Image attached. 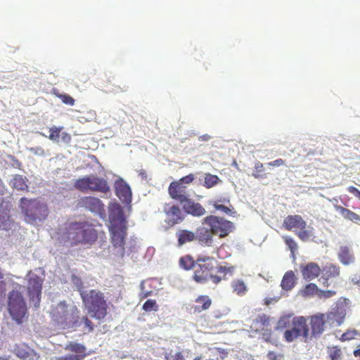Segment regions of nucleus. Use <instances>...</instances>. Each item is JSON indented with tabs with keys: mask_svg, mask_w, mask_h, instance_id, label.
<instances>
[{
	"mask_svg": "<svg viewBox=\"0 0 360 360\" xmlns=\"http://www.w3.org/2000/svg\"><path fill=\"white\" fill-rule=\"evenodd\" d=\"M60 239L70 246L82 245L90 247L96 242L98 231L95 226L87 221L70 222L65 226Z\"/></svg>",
	"mask_w": 360,
	"mask_h": 360,
	"instance_id": "nucleus-1",
	"label": "nucleus"
},
{
	"mask_svg": "<svg viewBox=\"0 0 360 360\" xmlns=\"http://www.w3.org/2000/svg\"><path fill=\"white\" fill-rule=\"evenodd\" d=\"M276 329L283 330V338L286 342H292L301 336L306 342L309 335L307 319L304 316H283L278 319Z\"/></svg>",
	"mask_w": 360,
	"mask_h": 360,
	"instance_id": "nucleus-2",
	"label": "nucleus"
},
{
	"mask_svg": "<svg viewBox=\"0 0 360 360\" xmlns=\"http://www.w3.org/2000/svg\"><path fill=\"white\" fill-rule=\"evenodd\" d=\"M50 314L53 320L63 328L80 327L79 311L74 304H68L65 301L60 302L52 308Z\"/></svg>",
	"mask_w": 360,
	"mask_h": 360,
	"instance_id": "nucleus-3",
	"label": "nucleus"
},
{
	"mask_svg": "<svg viewBox=\"0 0 360 360\" xmlns=\"http://www.w3.org/2000/svg\"><path fill=\"white\" fill-rule=\"evenodd\" d=\"M109 222V232L113 246L115 248H120L124 250L125 238L127 235V222L123 210L119 207L110 211Z\"/></svg>",
	"mask_w": 360,
	"mask_h": 360,
	"instance_id": "nucleus-4",
	"label": "nucleus"
},
{
	"mask_svg": "<svg viewBox=\"0 0 360 360\" xmlns=\"http://www.w3.org/2000/svg\"><path fill=\"white\" fill-rule=\"evenodd\" d=\"M83 304L88 311L96 319H103L108 314V304L103 292L91 290L80 293Z\"/></svg>",
	"mask_w": 360,
	"mask_h": 360,
	"instance_id": "nucleus-5",
	"label": "nucleus"
},
{
	"mask_svg": "<svg viewBox=\"0 0 360 360\" xmlns=\"http://www.w3.org/2000/svg\"><path fill=\"white\" fill-rule=\"evenodd\" d=\"M20 207L25 215V221L29 224H35L37 221H41L49 214L47 206L35 198H22L20 200Z\"/></svg>",
	"mask_w": 360,
	"mask_h": 360,
	"instance_id": "nucleus-6",
	"label": "nucleus"
},
{
	"mask_svg": "<svg viewBox=\"0 0 360 360\" xmlns=\"http://www.w3.org/2000/svg\"><path fill=\"white\" fill-rule=\"evenodd\" d=\"M283 227L287 231H294L303 242L313 240L315 238L314 229L307 226L306 221L300 215H288L283 220Z\"/></svg>",
	"mask_w": 360,
	"mask_h": 360,
	"instance_id": "nucleus-7",
	"label": "nucleus"
},
{
	"mask_svg": "<svg viewBox=\"0 0 360 360\" xmlns=\"http://www.w3.org/2000/svg\"><path fill=\"white\" fill-rule=\"evenodd\" d=\"M214 258L209 256H199L193 270L192 279L198 284H205L211 280V272L214 269Z\"/></svg>",
	"mask_w": 360,
	"mask_h": 360,
	"instance_id": "nucleus-8",
	"label": "nucleus"
},
{
	"mask_svg": "<svg viewBox=\"0 0 360 360\" xmlns=\"http://www.w3.org/2000/svg\"><path fill=\"white\" fill-rule=\"evenodd\" d=\"M195 176L193 174H189L181 177L179 180L173 181L168 187V193L169 197L179 202L181 205L190 196L188 193V186L193 183Z\"/></svg>",
	"mask_w": 360,
	"mask_h": 360,
	"instance_id": "nucleus-9",
	"label": "nucleus"
},
{
	"mask_svg": "<svg viewBox=\"0 0 360 360\" xmlns=\"http://www.w3.org/2000/svg\"><path fill=\"white\" fill-rule=\"evenodd\" d=\"M8 309L11 316L18 323H22L27 314V305L22 293L13 290L8 297Z\"/></svg>",
	"mask_w": 360,
	"mask_h": 360,
	"instance_id": "nucleus-10",
	"label": "nucleus"
},
{
	"mask_svg": "<svg viewBox=\"0 0 360 360\" xmlns=\"http://www.w3.org/2000/svg\"><path fill=\"white\" fill-rule=\"evenodd\" d=\"M203 223L207 224L214 235L219 238H225L233 231L235 226L233 222L223 217L210 215L204 218Z\"/></svg>",
	"mask_w": 360,
	"mask_h": 360,
	"instance_id": "nucleus-11",
	"label": "nucleus"
},
{
	"mask_svg": "<svg viewBox=\"0 0 360 360\" xmlns=\"http://www.w3.org/2000/svg\"><path fill=\"white\" fill-rule=\"evenodd\" d=\"M340 266L330 264L323 267L319 281L324 288H336L340 283Z\"/></svg>",
	"mask_w": 360,
	"mask_h": 360,
	"instance_id": "nucleus-12",
	"label": "nucleus"
},
{
	"mask_svg": "<svg viewBox=\"0 0 360 360\" xmlns=\"http://www.w3.org/2000/svg\"><path fill=\"white\" fill-rule=\"evenodd\" d=\"M42 279L36 274H30L28 278L27 292L30 300L36 307L39 306L42 289Z\"/></svg>",
	"mask_w": 360,
	"mask_h": 360,
	"instance_id": "nucleus-13",
	"label": "nucleus"
},
{
	"mask_svg": "<svg viewBox=\"0 0 360 360\" xmlns=\"http://www.w3.org/2000/svg\"><path fill=\"white\" fill-rule=\"evenodd\" d=\"M165 223L170 227L180 224L185 219L184 210L178 205L166 203L163 208Z\"/></svg>",
	"mask_w": 360,
	"mask_h": 360,
	"instance_id": "nucleus-14",
	"label": "nucleus"
},
{
	"mask_svg": "<svg viewBox=\"0 0 360 360\" xmlns=\"http://www.w3.org/2000/svg\"><path fill=\"white\" fill-rule=\"evenodd\" d=\"M79 205L91 212L101 214L104 212V205L96 197L85 196L79 199Z\"/></svg>",
	"mask_w": 360,
	"mask_h": 360,
	"instance_id": "nucleus-15",
	"label": "nucleus"
},
{
	"mask_svg": "<svg viewBox=\"0 0 360 360\" xmlns=\"http://www.w3.org/2000/svg\"><path fill=\"white\" fill-rule=\"evenodd\" d=\"M181 205L184 212L191 216L200 217L206 213L205 207L200 203L191 198L190 196Z\"/></svg>",
	"mask_w": 360,
	"mask_h": 360,
	"instance_id": "nucleus-16",
	"label": "nucleus"
},
{
	"mask_svg": "<svg viewBox=\"0 0 360 360\" xmlns=\"http://www.w3.org/2000/svg\"><path fill=\"white\" fill-rule=\"evenodd\" d=\"M88 178L90 191L103 193H106L110 191V186L104 178L99 177L96 175H89L88 176Z\"/></svg>",
	"mask_w": 360,
	"mask_h": 360,
	"instance_id": "nucleus-17",
	"label": "nucleus"
},
{
	"mask_svg": "<svg viewBox=\"0 0 360 360\" xmlns=\"http://www.w3.org/2000/svg\"><path fill=\"white\" fill-rule=\"evenodd\" d=\"M345 315L346 310L345 307L337 305L326 315V317L330 325L340 326L344 321Z\"/></svg>",
	"mask_w": 360,
	"mask_h": 360,
	"instance_id": "nucleus-18",
	"label": "nucleus"
},
{
	"mask_svg": "<svg viewBox=\"0 0 360 360\" xmlns=\"http://www.w3.org/2000/svg\"><path fill=\"white\" fill-rule=\"evenodd\" d=\"M300 271L304 279L311 281L321 274L322 269L316 263L309 262L300 266Z\"/></svg>",
	"mask_w": 360,
	"mask_h": 360,
	"instance_id": "nucleus-19",
	"label": "nucleus"
},
{
	"mask_svg": "<svg viewBox=\"0 0 360 360\" xmlns=\"http://www.w3.org/2000/svg\"><path fill=\"white\" fill-rule=\"evenodd\" d=\"M195 240L202 246L210 247L213 243V233L212 229L201 226L197 229Z\"/></svg>",
	"mask_w": 360,
	"mask_h": 360,
	"instance_id": "nucleus-20",
	"label": "nucleus"
},
{
	"mask_svg": "<svg viewBox=\"0 0 360 360\" xmlns=\"http://www.w3.org/2000/svg\"><path fill=\"white\" fill-rule=\"evenodd\" d=\"M63 129L62 127L53 126L50 127L49 139L56 143L61 141L64 143H69L72 139L71 136L70 134L63 131Z\"/></svg>",
	"mask_w": 360,
	"mask_h": 360,
	"instance_id": "nucleus-21",
	"label": "nucleus"
},
{
	"mask_svg": "<svg viewBox=\"0 0 360 360\" xmlns=\"http://www.w3.org/2000/svg\"><path fill=\"white\" fill-rule=\"evenodd\" d=\"M236 267L232 265L226 264L225 265H219L217 267V271L218 274H222V276L214 275L211 276L212 282L217 285L222 280H227V275L232 276L235 271Z\"/></svg>",
	"mask_w": 360,
	"mask_h": 360,
	"instance_id": "nucleus-22",
	"label": "nucleus"
},
{
	"mask_svg": "<svg viewBox=\"0 0 360 360\" xmlns=\"http://www.w3.org/2000/svg\"><path fill=\"white\" fill-rule=\"evenodd\" d=\"M326 322V315L319 314L311 317L310 325L312 336L320 335L324 330Z\"/></svg>",
	"mask_w": 360,
	"mask_h": 360,
	"instance_id": "nucleus-23",
	"label": "nucleus"
},
{
	"mask_svg": "<svg viewBox=\"0 0 360 360\" xmlns=\"http://www.w3.org/2000/svg\"><path fill=\"white\" fill-rule=\"evenodd\" d=\"M195 304L191 307V309L194 314H200L210 308L212 300L208 295H201L195 298Z\"/></svg>",
	"mask_w": 360,
	"mask_h": 360,
	"instance_id": "nucleus-24",
	"label": "nucleus"
},
{
	"mask_svg": "<svg viewBox=\"0 0 360 360\" xmlns=\"http://www.w3.org/2000/svg\"><path fill=\"white\" fill-rule=\"evenodd\" d=\"M115 193L120 199L128 200L131 198V190L129 185L123 180L117 181L115 184Z\"/></svg>",
	"mask_w": 360,
	"mask_h": 360,
	"instance_id": "nucleus-25",
	"label": "nucleus"
},
{
	"mask_svg": "<svg viewBox=\"0 0 360 360\" xmlns=\"http://www.w3.org/2000/svg\"><path fill=\"white\" fill-rule=\"evenodd\" d=\"M65 349L75 353V354H72L73 356H75L76 358H79V360L84 359L86 356V347L83 345L79 343L70 342L65 345Z\"/></svg>",
	"mask_w": 360,
	"mask_h": 360,
	"instance_id": "nucleus-26",
	"label": "nucleus"
},
{
	"mask_svg": "<svg viewBox=\"0 0 360 360\" xmlns=\"http://www.w3.org/2000/svg\"><path fill=\"white\" fill-rule=\"evenodd\" d=\"M232 292L239 297H243L248 292V287L245 282L240 278L233 279L231 283Z\"/></svg>",
	"mask_w": 360,
	"mask_h": 360,
	"instance_id": "nucleus-27",
	"label": "nucleus"
},
{
	"mask_svg": "<svg viewBox=\"0 0 360 360\" xmlns=\"http://www.w3.org/2000/svg\"><path fill=\"white\" fill-rule=\"evenodd\" d=\"M176 237L178 238L179 246H182L187 243H190L195 240V233L186 229L179 230L176 233Z\"/></svg>",
	"mask_w": 360,
	"mask_h": 360,
	"instance_id": "nucleus-28",
	"label": "nucleus"
},
{
	"mask_svg": "<svg viewBox=\"0 0 360 360\" xmlns=\"http://www.w3.org/2000/svg\"><path fill=\"white\" fill-rule=\"evenodd\" d=\"M338 258L345 265L352 264L354 261V257L351 250L347 246H341L338 253Z\"/></svg>",
	"mask_w": 360,
	"mask_h": 360,
	"instance_id": "nucleus-29",
	"label": "nucleus"
},
{
	"mask_svg": "<svg viewBox=\"0 0 360 360\" xmlns=\"http://www.w3.org/2000/svg\"><path fill=\"white\" fill-rule=\"evenodd\" d=\"M295 276L292 271H287L281 281V285L285 290H290L295 285Z\"/></svg>",
	"mask_w": 360,
	"mask_h": 360,
	"instance_id": "nucleus-30",
	"label": "nucleus"
},
{
	"mask_svg": "<svg viewBox=\"0 0 360 360\" xmlns=\"http://www.w3.org/2000/svg\"><path fill=\"white\" fill-rule=\"evenodd\" d=\"M319 288L316 284L310 283L304 285L300 290V295L303 297H318Z\"/></svg>",
	"mask_w": 360,
	"mask_h": 360,
	"instance_id": "nucleus-31",
	"label": "nucleus"
},
{
	"mask_svg": "<svg viewBox=\"0 0 360 360\" xmlns=\"http://www.w3.org/2000/svg\"><path fill=\"white\" fill-rule=\"evenodd\" d=\"M11 185L13 188L18 191H27V179L22 175L16 174L11 180Z\"/></svg>",
	"mask_w": 360,
	"mask_h": 360,
	"instance_id": "nucleus-32",
	"label": "nucleus"
},
{
	"mask_svg": "<svg viewBox=\"0 0 360 360\" xmlns=\"http://www.w3.org/2000/svg\"><path fill=\"white\" fill-rule=\"evenodd\" d=\"M196 260H194L192 256L187 255L179 259V266L186 271L194 269L196 266Z\"/></svg>",
	"mask_w": 360,
	"mask_h": 360,
	"instance_id": "nucleus-33",
	"label": "nucleus"
},
{
	"mask_svg": "<svg viewBox=\"0 0 360 360\" xmlns=\"http://www.w3.org/2000/svg\"><path fill=\"white\" fill-rule=\"evenodd\" d=\"M336 209L345 219L353 222L360 221V215L351 211L350 210L345 208L342 206H338Z\"/></svg>",
	"mask_w": 360,
	"mask_h": 360,
	"instance_id": "nucleus-34",
	"label": "nucleus"
},
{
	"mask_svg": "<svg viewBox=\"0 0 360 360\" xmlns=\"http://www.w3.org/2000/svg\"><path fill=\"white\" fill-rule=\"evenodd\" d=\"M74 187L82 193L90 191L88 176L76 179L74 183Z\"/></svg>",
	"mask_w": 360,
	"mask_h": 360,
	"instance_id": "nucleus-35",
	"label": "nucleus"
},
{
	"mask_svg": "<svg viewBox=\"0 0 360 360\" xmlns=\"http://www.w3.org/2000/svg\"><path fill=\"white\" fill-rule=\"evenodd\" d=\"M220 182L221 180L218 177V176L212 174L210 173H206L205 174L203 186H205L207 188H211L217 185Z\"/></svg>",
	"mask_w": 360,
	"mask_h": 360,
	"instance_id": "nucleus-36",
	"label": "nucleus"
},
{
	"mask_svg": "<svg viewBox=\"0 0 360 360\" xmlns=\"http://www.w3.org/2000/svg\"><path fill=\"white\" fill-rule=\"evenodd\" d=\"M352 340H360V331L356 329H349L344 333L341 338V341H349Z\"/></svg>",
	"mask_w": 360,
	"mask_h": 360,
	"instance_id": "nucleus-37",
	"label": "nucleus"
},
{
	"mask_svg": "<svg viewBox=\"0 0 360 360\" xmlns=\"http://www.w3.org/2000/svg\"><path fill=\"white\" fill-rule=\"evenodd\" d=\"M254 172H252V176L255 179H264L266 177V174L264 173V165L257 161L255 163Z\"/></svg>",
	"mask_w": 360,
	"mask_h": 360,
	"instance_id": "nucleus-38",
	"label": "nucleus"
},
{
	"mask_svg": "<svg viewBox=\"0 0 360 360\" xmlns=\"http://www.w3.org/2000/svg\"><path fill=\"white\" fill-rule=\"evenodd\" d=\"M79 321H81L80 326L83 325V330L84 332L90 333L94 330V325L87 316L79 318Z\"/></svg>",
	"mask_w": 360,
	"mask_h": 360,
	"instance_id": "nucleus-39",
	"label": "nucleus"
},
{
	"mask_svg": "<svg viewBox=\"0 0 360 360\" xmlns=\"http://www.w3.org/2000/svg\"><path fill=\"white\" fill-rule=\"evenodd\" d=\"M283 239H284L285 243L286 244V245L288 247L289 250H290L291 254L292 255H294L295 252L298 249V245H297V242L292 238L289 237V236H284Z\"/></svg>",
	"mask_w": 360,
	"mask_h": 360,
	"instance_id": "nucleus-40",
	"label": "nucleus"
},
{
	"mask_svg": "<svg viewBox=\"0 0 360 360\" xmlns=\"http://www.w3.org/2000/svg\"><path fill=\"white\" fill-rule=\"evenodd\" d=\"M142 309L147 312L157 311L158 310V305L155 300H148L143 304Z\"/></svg>",
	"mask_w": 360,
	"mask_h": 360,
	"instance_id": "nucleus-41",
	"label": "nucleus"
},
{
	"mask_svg": "<svg viewBox=\"0 0 360 360\" xmlns=\"http://www.w3.org/2000/svg\"><path fill=\"white\" fill-rule=\"evenodd\" d=\"M255 323L258 325L259 328H264L269 326V317L266 314L259 315L255 320Z\"/></svg>",
	"mask_w": 360,
	"mask_h": 360,
	"instance_id": "nucleus-42",
	"label": "nucleus"
},
{
	"mask_svg": "<svg viewBox=\"0 0 360 360\" xmlns=\"http://www.w3.org/2000/svg\"><path fill=\"white\" fill-rule=\"evenodd\" d=\"M336 295V291L334 290H323L319 289L318 297L319 299H328Z\"/></svg>",
	"mask_w": 360,
	"mask_h": 360,
	"instance_id": "nucleus-43",
	"label": "nucleus"
},
{
	"mask_svg": "<svg viewBox=\"0 0 360 360\" xmlns=\"http://www.w3.org/2000/svg\"><path fill=\"white\" fill-rule=\"evenodd\" d=\"M56 96L62 101V102L68 105H73L75 100L68 94H57Z\"/></svg>",
	"mask_w": 360,
	"mask_h": 360,
	"instance_id": "nucleus-44",
	"label": "nucleus"
},
{
	"mask_svg": "<svg viewBox=\"0 0 360 360\" xmlns=\"http://www.w3.org/2000/svg\"><path fill=\"white\" fill-rule=\"evenodd\" d=\"M341 355V349L338 347H333L330 349L329 356L330 360H340Z\"/></svg>",
	"mask_w": 360,
	"mask_h": 360,
	"instance_id": "nucleus-45",
	"label": "nucleus"
},
{
	"mask_svg": "<svg viewBox=\"0 0 360 360\" xmlns=\"http://www.w3.org/2000/svg\"><path fill=\"white\" fill-rule=\"evenodd\" d=\"M165 360H185V358L181 352H176L174 356L169 352L165 354Z\"/></svg>",
	"mask_w": 360,
	"mask_h": 360,
	"instance_id": "nucleus-46",
	"label": "nucleus"
},
{
	"mask_svg": "<svg viewBox=\"0 0 360 360\" xmlns=\"http://www.w3.org/2000/svg\"><path fill=\"white\" fill-rule=\"evenodd\" d=\"M214 207H215L216 210H220V211L224 212L226 214H232V210L229 207H226L225 205H220V204H219L217 202H215L214 204Z\"/></svg>",
	"mask_w": 360,
	"mask_h": 360,
	"instance_id": "nucleus-47",
	"label": "nucleus"
},
{
	"mask_svg": "<svg viewBox=\"0 0 360 360\" xmlns=\"http://www.w3.org/2000/svg\"><path fill=\"white\" fill-rule=\"evenodd\" d=\"M269 360H281L283 358V354H276L273 351H269L266 355Z\"/></svg>",
	"mask_w": 360,
	"mask_h": 360,
	"instance_id": "nucleus-48",
	"label": "nucleus"
},
{
	"mask_svg": "<svg viewBox=\"0 0 360 360\" xmlns=\"http://www.w3.org/2000/svg\"><path fill=\"white\" fill-rule=\"evenodd\" d=\"M4 275L0 271V297L4 296L6 292V282L3 281Z\"/></svg>",
	"mask_w": 360,
	"mask_h": 360,
	"instance_id": "nucleus-49",
	"label": "nucleus"
},
{
	"mask_svg": "<svg viewBox=\"0 0 360 360\" xmlns=\"http://www.w3.org/2000/svg\"><path fill=\"white\" fill-rule=\"evenodd\" d=\"M347 191L349 193L354 195L356 198L360 200V191L353 186H350L347 188Z\"/></svg>",
	"mask_w": 360,
	"mask_h": 360,
	"instance_id": "nucleus-50",
	"label": "nucleus"
},
{
	"mask_svg": "<svg viewBox=\"0 0 360 360\" xmlns=\"http://www.w3.org/2000/svg\"><path fill=\"white\" fill-rule=\"evenodd\" d=\"M267 165L271 167H280L285 165V161L283 159L279 158L274 161L268 162Z\"/></svg>",
	"mask_w": 360,
	"mask_h": 360,
	"instance_id": "nucleus-51",
	"label": "nucleus"
},
{
	"mask_svg": "<svg viewBox=\"0 0 360 360\" xmlns=\"http://www.w3.org/2000/svg\"><path fill=\"white\" fill-rule=\"evenodd\" d=\"M262 338L266 342H271V332L269 330H265L262 333Z\"/></svg>",
	"mask_w": 360,
	"mask_h": 360,
	"instance_id": "nucleus-52",
	"label": "nucleus"
},
{
	"mask_svg": "<svg viewBox=\"0 0 360 360\" xmlns=\"http://www.w3.org/2000/svg\"><path fill=\"white\" fill-rule=\"evenodd\" d=\"M56 360H79V358H76L75 356H73V355L69 354L58 357Z\"/></svg>",
	"mask_w": 360,
	"mask_h": 360,
	"instance_id": "nucleus-53",
	"label": "nucleus"
},
{
	"mask_svg": "<svg viewBox=\"0 0 360 360\" xmlns=\"http://www.w3.org/2000/svg\"><path fill=\"white\" fill-rule=\"evenodd\" d=\"M128 86L126 84H124L122 87L118 86L117 89H113L112 91L115 92H118L119 90L120 91H126L127 90Z\"/></svg>",
	"mask_w": 360,
	"mask_h": 360,
	"instance_id": "nucleus-54",
	"label": "nucleus"
},
{
	"mask_svg": "<svg viewBox=\"0 0 360 360\" xmlns=\"http://www.w3.org/2000/svg\"><path fill=\"white\" fill-rule=\"evenodd\" d=\"M352 281L354 283L356 284L357 285L360 286V276H354L352 278Z\"/></svg>",
	"mask_w": 360,
	"mask_h": 360,
	"instance_id": "nucleus-55",
	"label": "nucleus"
},
{
	"mask_svg": "<svg viewBox=\"0 0 360 360\" xmlns=\"http://www.w3.org/2000/svg\"><path fill=\"white\" fill-rule=\"evenodd\" d=\"M5 190V186L2 180L0 179V194H4Z\"/></svg>",
	"mask_w": 360,
	"mask_h": 360,
	"instance_id": "nucleus-56",
	"label": "nucleus"
},
{
	"mask_svg": "<svg viewBox=\"0 0 360 360\" xmlns=\"http://www.w3.org/2000/svg\"><path fill=\"white\" fill-rule=\"evenodd\" d=\"M210 139V136L208 134H204L201 136L199 139L201 141H207Z\"/></svg>",
	"mask_w": 360,
	"mask_h": 360,
	"instance_id": "nucleus-57",
	"label": "nucleus"
},
{
	"mask_svg": "<svg viewBox=\"0 0 360 360\" xmlns=\"http://www.w3.org/2000/svg\"><path fill=\"white\" fill-rule=\"evenodd\" d=\"M150 294H151V291L145 292L142 293L141 298L142 299L146 298L147 297L150 295Z\"/></svg>",
	"mask_w": 360,
	"mask_h": 360,
	"instance_id": "nucleus-58",
	"label": "nucleus"
},
{
	"mask_svg": "<svg viewBox=\"0 0 360 360\" xmlns=\"http://www.w3.org/2000/svg\"><path fill=\"white\" fill-rule=\"evenodd\" d=\"M354 356L355 357H360V348L354 351Z\"/></svg>",
	"mask_w": 360,
	"mask_h": 360,
	"instance_id": "nucleus-59",
	"label": "nucleus"
}]
</instances>
